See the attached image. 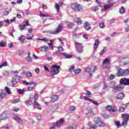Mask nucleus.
<instances>
[{
	"label": "nucleus",
	"mask_w": 129,
	"mask_h": 129,
	"mask_svg": "<svg viewBox=\"0 0 129 129\" xmlns=\"http://www.w3.org/2000/svg\"><path fill=\"white\" fill-rule=\"evenodd\" d=\"M123 85H129V79L123 78L120 81V84L117 85L114 88V90H118V91H121L123 88L124 86Z\"/></svg>",
	"instance_id": "obj_1"
},
{
	"label": "nucleus",
	"mask_w": 129,
	"mask_h": 129,
	"mask_svg": "<svg viewBox=\"0 0 129 129\" xmlns=\"http://www.w3.org/2000/svg\"><path fill=\"white\" fill-rule=\"evenodd\" d=\"M116 70H117V73L116 74V76L119 77L120 76H126V75H129V69L127 70H123L119 69V67H116Z\"/></svg>",
	"instance_id": "obj_2"
},
{
	"label": "nucleus",
	"mask_w": 129,
	"mask_h": 129,
	"mask_svg": "<svg viewBox=\"0 0 129 129\" xmlns=\"http://www.w3.org/2000/svg\"><path fill=\"white\" fill-rule=\"evenodd\" d=\"M59 69H60V66H57V65H54L52 66L51 68V71L50 73L51 75L54 76V75H57L59 72Z\"/></svg>",
	"instance_id": "obj_3"
},
{
	"label": "nucleus",
	"mask_w": 129,
	"mask_h": 129,
	"mask_svg": "<svg viewBox=\"0 0 129 129\" xmlns=\"http://www.w3.org/2000/svg\"><path fill=\"white\" fill-rule=\"evenodd\" d=\"M21 76H19L18 75H16L14 76H13V78L11 81V83H12V87H14V86H16V85L17 83H19L20 81H21Z\"/></svg>",
	"instance_id": "obj_4"
},
{
	"label": "nucleus",
	"mask_w": 129,
	"mask_h": 129,
	"mask_svg": "<svg viewBox=\"0 0 129 129\" xmlns=\"http://www.w3.org/2000/svg\"><path fill=\"white\" fill-rule=\"evenodd\" d=\"M75 46L78 53H83V45L82 43L78 42H75Z\"/></svg>",
	"instance_id": "obj_5"
},
{
	"label": "nucleus",
	"mask_w": 129,
	"mask_h": 129,
	"mask_svg": "<svg viewBox=\"0 0 129 129\" xmlns=\"http://www.w3.org/2000/svg\"><path fill=\"white\" fill-rule=\"evenodd\" d=\"M71 8L73 10L75 11H77L78 12H83V8L81 5H79L77 3H75L71 5Z\"/></svg>",
	"instance_id": "obj_6"
},
{
	"label": "nucleus",
	"mask_w": 129,
	"mask_h": 129,
	"mask_svg": "<svg viewBox=\"0 0 129 129\" xmlns=\"http://www.w3.org/2000/svg\"><path fill=\"white\" fill-rule=\"evenodd\" d=\"M63 25H62V24H60L58 25L55 31H50V34H52V35H57V34H59V33H60V32H62V31H63Z\"/></svg>",
	"instance_id": "obj_7"
},
{
	"label": "nucleus",
	"mask_w": 129,
	"mask_h": 129,
	"mask_svg": "<svg viewBox=\"0 0 129 129\" xmlns=\"http://www.w3.org/2000/svg\"><path fill=\"white\" fill-rule=\"evenodd\" d=\"M97 70V67L93 66L91 69H85V71L87 72V73H89V75H90V77H92V73H94L95 71Z\"/></svg>",
	"instance_id": "obj_8"
},
{
	"label": "nucleus",
	"mask_w": 129,
	"mask_h": 129,
	"mask_svg": "<svg viewBox=\"0 0 129 129\" xmlns=\"http://www.w3.org/2000/svg\"><path fill=\"white\" fill-rule=\"evenodd\" d=\"M94 122L95 124H96L98 126H105V124H104V123L102 121H101V119H100V118L98 117L94 118Z\"/></svg>",
	"instance_id": "obj_9"
},
{
	"label": "nucleus",
	"mask_w": 129,
	"mask_h": 129,
	"mask_svg": "<svg viewBox=\"0 0 129 129\" xmlns=\"http://www.w3.org/2000/svg\"><path fill=\"white\" fill-rule=\"evenodd\" d=\"M121 117L123 119V121L122 122V125H126L129 120V114H123L121 115Z\"/></svg>",
	"instance_id": "obj_10"
},
{
	"label": "nucleus",
	"mask_w": 129,
	"mask_h": 129,
	"mask_svg": "<svg viewBox=\"0 0 129 129\" xmlns=\"http://www.w3.org/2000/svg\"><path fill=\"white\" fill-rule=\"evenodd\" d=\"M106 109L108 110L110 112H115L116 109L111 105H108L106 107Z\"/></svg>",
	"instance_id": "obj_11"
},
{
	"label": "nucleus",
	"mask_w": 129,
	"mask_h": 129,
	"mask_svg": "<svg viewBox=\"0 0 129 129\" xmlns=\"http://www.w3.org/2000/svg\"><path fill=\"white\" fill-rule=\"evenodd\" d=\"M7 118H8V113L7 112H4L0 116V121L1 120H6Z\"/></svg>",
	"instance_id": "obj_12"
},
{
	"label": "nucleus",
	"mask_w": 129,
	"mask_h": 129,
	"mask_svg": "<svg viewBox=\"0 0 129 129\" xmlns=\"http://www.w3.org/2000/svg\"><path fill=\"white\" fill-rule=\"evenodd\" d=\"M14 120H16V121H17L18 123H22V122H23V119H22V118L19 117L17 115H14Z\"/></svg>",
	"instance_id": "obj_13"
},
{
	"label": "nucleus",
	"mask_w": 129,
	"mask_h": 129,
	"mask_svg": "<svg viewBox=\"0 0 129 129\" xmlns=\"http://www.w3.org/2000/svg\"><path fill=\"white\" fill-rule=\"evenodd\" d=\"M84 99H86V100H88L89 101H90L92 102V103H93V104H95V105H99V103L97 102V101L92 100V99H89L87 97H84Z\"/></svg>",
	"instance_id": "obj_14"
},
{
	"label": "nucleus",
	"mask_w": 129,
	"mask_h": 129,
	"mask_svg": "<svg viewBox=\"0 0 129 129\" xmlns=\"http://www.w3.org/2000/svg\"><path fill=\"white\" fill-rule=\"evenodd\" d=\"M63 123H64V119H63V118H60L59 121L55 122V126H61Z\"/></svg>",
	"instance_id": "obj_15"
},
{
	"label": "nucleus",
	"mask_w": 129,
	"mask_h": 129,
	"mask_svg": "<svg viewBox=\"0 0 129 129\" xmlns=\"http://www.w3.org/2000/svg\"><path fill=\"white\" fill-rule=\"evenodd\" d=\"M124 98V94L122 93H119L117 95V99H119L120 100L123 99Z\"/></svg>",
	"instance_id": "obj_16"
},
{
	"label": "nucleus",
	"mask_w": 129,
	"mask_h": 129,
	"mask_svg": "<svg viewBox=\"0 0 129 129\" xmlns=\"http://www.w3.org/2000/svg\"><path fill=\"white\" fill-rule=\"evenodd\" d=\"M62 5H63V3L62 2H59L58 4L57 3L55 4V9L57 13H59V11H60V6H62Z\"/></svg>",
	"instance_id": "obj_17"
},
{
	"label": "nucleus",
	"mask_w": 129,
	"mask_h": 129,
	"mask_svg": "<svg viewBox=\"0 0 129 129\" xmlns=\"http://www.w3.org/2000/svg\"><path fill=\"white\" fill-rule=\"evenodd\" d=\"M84 25V28L86 30H87V31H89V30L91 29V27L90 26V25L88 24V23L85 22Z\"/></svg>",
	"instance_id": "obj_18"
},
{
	"label": "nucleus",
	"mask_w": 129,
	"mask_h": 129,
	"mask_svg": "<svg viewBox=\"0 0 129 129\" xmlns=\"http://www.w3.org/2000/svg\"><path fill=\"white\" fill-rule=\"evenodd\" d=\"M98 46H99V40L96 39L94 45V50H96V49H97V47H98Z\"/></svg>",
	"instance_id": "obj_19"
},
{
	"label": "nucleus",
	"mask_w": 129,
	"mask_h": 129,
	"mask_svg": "<svg viewBox=\"0 0 129 129\" xmlns=\"http://www.w3.org/2000/svg\"><path fill=\"white\" fill-rule=\"evenodd\" d=\"M110 63V59L109 58H105L103 61V65H108V64Z\"/></svg>",
	"instance_id": "obj_20"
},
{
	"label": "nucleus",
	"mask_w": 129,
	"mask_h": 129,
	"mask_svg": "<svg viewBox=\"0 0 129 129\" xmlns=\"http://www.w3.org/2000/svg\"><path fill=\"white\" fill-rule=\"evenodd\" d=\"M5 97H7V93L2 91L0 93V98H1V99H3V98H5Z\"/></svg>",
	"instance_id": "obj_21"
},
{
	"label": "nucleus",
	"mask_w": 129,
	"mask_h": 129,
	"mask_svg": "<svg viewBox=\"0 0 129 129\" xmlns=\"http://www.w3.org/2000/svg\"><path fill=\"white\" fill-rule=\"evenodd\" d=\"M67 25L68 29H72V28L74 27V24H73L72 22H68Z\"/></svg>",
	"instance_id": "obj_22"
},
{
	"label": "nucleus",
	"mask_w": 129,
	"mask_h": 129,
	"mask_svg": "<svg viewBox=\"0 0 129 129\" xmlns=\"http://www.w3.org/2000/svg\"><path fill=\"white\" fill-rule=\"evenodd\" d=\"M58 98H59L58 96L53 95L51 96V101H52V102H55V101H56V100H57V99H58Z\"/></svg>",
	"instance_id": "obj_23"
},
{
	"label": "nucleus",
	"mask_w": 129,
	"mask_h": 129,
	"mask_svg": "<svg viewBox=\"0 0 129 129\" xmlns=\"http://www.w3.org/2000/svg\"><path fill=\"white\" fill-rule=\"evenodd\" d=\"M77 128V125L76 124H73L72 125L67 127V129H76Z\"/></svg>",
	"instance_id": "obj_24"
},
{
	"label": "nucleus",
	"mask_w": 129,
	"mask_h": 129,
	"mask_svg": "<svg viewBox=\"0 0 129 129\" xmlns=\"http://www.w3.org/2000/svg\"><path fill=\"white\" fill-rule=\"evenodd\" d=\"M115 85V82H111L110 83L108 84V87H110V88H113L114 89V87Z\"/></svg>",
	"instance_id": "obj_25"
},
{
	"label": "nucleus",
	"mask_w": 129,
	"mask_h": 129,
	"mask_svg": "<svg viewBox=\"0 0 129 129\" xmlns=\"http://www.w3.org/2000/svg\"><path fill=\"white\" fill-rule=\"evenodd\" d=\"M59 54H61V55L65 56L66 58H67L68 59H70V58H72V55H70L69 54H67L66 53H63V52H60Z\"/></svg>",
	"instance_id": "obj_26"
},
{
	"label": "nucleus",
	"mask_w": 129,
	"mask_h": 129,
	"mask_svg": "<svg viewBox=\"0 0 129 129\" xmlns=\"http://www.w3.org/2000/svg\"><path fill=\"white\" fill-rule=\"evenodd\" d=\"M34 105H36V106H37L38 109H40V110L42 109V107H41V105L36 100H34Z\"/></svg>",
	"instance_id": "obj_27"
},
{
	"label": "nucleus",
	"mask_w": 129,
	"mask_h": 129,
	"mask_svg": "<svg viewBox=\"0 0 129 129\" xmlns=\"http://www.w3.org/2000/svg\"><path fill=\"white\" fill-rule=\"evenodd\" d=\"M28 57H26L27 61L28 62H32V57H31V53L30 52H28Z\"/></svg>",
	"instance_id": "obj_28"
},
{
	"label": "nucleus",
	"mask_w": 129,
	"mask_h": 129,
	"mask_svg": "<svg viewBox=\"0 0 129 129\" xmlns=\"http://www.w3.org/2000/svg\"><path fill=\"white\" fill-rule=\"evenodd\" d=\"M125 107H126V106H125V105H122V106L120 107L119 110L120 112H123V111H124V110L125 109Z\"/></svg>",
	"instance_id": "obj_29"
},
{
	"label": "nucleus",
	"mask_w": 129,
	"mask_h": 129,
	"mask_svg": "<svg viewBox=\"0 0 129 129\" xmlns=\"http://www.w3.org/2000/svg\"><path fill=\"white\" fill-rule=\"evenodd\" d=\"M18 40L21 41L22 44H24V41H25V37L22 35L19 37Z\"/></svg>",
	"instance_id": "obj_30"
},
{
	"label": "nucleus",
	"mask_w": 129,
	"mask_h": 129,
	"mask_svg": "<svg viewBox=\"0 0 129 129\" xmlns=\"http://www.w3.org/2000/svg\"><path fill=\"white\" fill-rule=\"evenodd\" d=\"M5 89L6 92H7V94H12V92L11 91V89H10V88L6 87Z\"/></svg>",
	"instance_id": "obj_31"
},
{
	"label": "nucleus",
	"mask_w": 129,
	"mask_h": 129,
	"mask_svg": "<svg viewBox=\"0 0 129 129\" xmlns=\"http://www.w3.org/2000/svg\"><path fill=\"white\" fill-rule=\"evenodd\" d=\"M3 75H4V76H7V77H9V76H10V73L7 71H4Z\"/></svg>",
	"instance_id": "obj_32"
},
{
	"label": "nucleus",
	"mask_w": 129,
	"mask_h": 129,
	"mask_svg": "<svg viewBox=\"0 0 129 129\" xmlns=\"http://www.w3.org/2000/svg\"><path fill=\"white\" fill-rule=\"evenodd\" d=\"M75 21L77 23V24H82V21H81V19H80V18H76Z\"/></svg>",
	"instance_id": "obj_33"
},
{
	"label": "nucleus",
	"mask_w": 129,
	"mask_h": 129,
	"mask_svg": "<svg viewBox=\"0 0 129 129\" xmlns=\"http://www.w3.org/2000/svg\"><path fill=\"white\" fill-rule=\"evenodd\" d=\"M26 76L28 78H31L33 76V74H32L30 72H27L26 74Z\"/></svg>",
	"instance_id": "obj_34"
},
{
	"label": "nucleus",
	"mask_w": 129,
	"mask_h": 129,
	"mask_svg": "<svg viewBox=\"0 0 129 129\" xmlns=\"http://www.w3.org/2000/svg\"><path fill=\"white\" fill-rule=\"evenodd\" d=\"M69 110L70 111H73L76 110V107L75 106H71L69 107Z\"/></svg>",
	"instance_id": "obj_35"
},
{
	"label": "nucleus",
	"mask_w": 129,
	"mask_h": 129,
	"mask_svg": "<svg viewBox=\"0 0 129 129\" xmlns=\"http://www.w3.org/2000/svg\"><path fill=\"white\" fill-rule=\"evenodd\" d=\"M19 30H20V31H24L25 28H26V26L25 25H19Z\"/></svg>",
	"instance_id": "obj_36"
},
{
	"label": "nucleus",
	"mask_w": 129,
	"mask_h": 129,
	"mask_svg": "<svg viewBox=\"0 0 129 129\" xmlns=\"http://www.w3.org/2000/svg\"><path fill=\"white\" fill-rule=\"evenodd\" d=\"M107 50V48H106V47H105L100 52V55H101V56H102V55H103V54H104V53H105L106 52Z\"/></svg>",
	"instance_id": "obj_37"
},
{
	"label": "nucleus",
	"mask_w": 129,
	"mask_h": 129,
	"mask_svg": "<svg viewBox=\"0 0 129 129\" xmlns=\"http://www.w3.org/2000/svg\"><path fill=\"white\" fill-rule=\"evenodd\" d=\"M115 124L116 125V126H117V127H120V126H121V125H122V124H120V122H119V121H115Z\"/></svg>",
	"instance_id": "obj_38"
},
{
	"label": "nucleus",
	"mask_w": 129,
	"mask_h": 129,
	"mask_svg": "<svg viewBox=\"0 0 129 129\" xmlns=\"http://www.w3.org/2000/svg\"><path fill=\"white\" fill-rule=\"evenodd\" d=\"M28 37H27V40H32L34 37V35H33L32 33H30L28 35Z\"/></svg>",
	"instance_id": "obj_39"
},
{
	"label": "nucleus",
	"mask_w": 129,
	"mask_h": 129,
	"mask_svg": "<svg viewBox=\"0 0 129 129\" xmlns=\"http://www.w3.org/2000/svg\"><path fill=\"white\" fill-rule=\"evenodd\" d=\"M40 16L41 17L45 18L46 17H49V18H51V15H47V14H43L42 13H40Z\"/></svg>",
	"instance_id": "obj_40"
},
{
	"label": "nucleus",
	"mask_w": 129,
	"mask_h": 129,
	"mask_svg": "<svg viewBox=\"0 0 129 129\" xmlns=\"http://www.w3.org/2000/svg\"><path fill=\"white\" fill-rule=\"evenodd\" d=\"M25 103H26V104H27V105H28V104H29V105H32V104H33V101L31 100L26 101Z\"/></svg>",
	"instance_id": "obj_41"
},
{
	"label": "nucleus",
	"mask_w": 129,
	"mask_h": 129,
	"mask_svg": "<svg viewBox=\"0 0 129 129\" xmlns=\"http://www.w3.org/2000/svg\"><path fill=\"white\" fill-rule=\"evenodd\" d=\"M119 13L120 14H124V13H125V10H124L123 7L120 8Z\"/></svg>",
	"instance_id": "obj_42"
},
{
	"label": "nucleus",
	"mask_w": 129,
	"mask_h": 129,
	"mask_svg": "<svg viewBox=\"0 0 129 129\" xmlns=\"http://www.w3.org/2000/svg\"><path fill=\"white\" fill-rule=\"evenodd\" d=\"M50 43H48V45L50 47H51L52 48V50H53V49H54V47H53V43L54 42L53 40H50Z\"/></svg>",
	"instance_id": "obj_43"
},
{
	"label": "nucleus",
	"mask_w": 129,
	"mask_h": 129,
	"mask_svg": "<svg viewBox=\"0 0 129 129\" xmlns=\"http://www.w3.org/2000/svg\"><path fill=\"white\" fill-rule=\"evenodd\" d=\"M74 72L76 74H79V73H80V72H81V70L79 69L77 70H75L74 71Z\"/></svg>",
	"instance_id": "obj_44"
},
{
	"label": "nucleus",
	"mask_w": 129,
	"mask_h": 129,
	"mask_svg": "<svg viewBox=\"0 0 129 129\" xmlns=\"http://www.w3.org/2000/svg\"><path fill=\"white\" fill-rule=\"evenodd\" d=\"M8 62L7 61L3 62L2 64L0 65V69L3 68V67H4L5 66H7Z\"/></svg>",
	"instance_id": "obj_45"
},
{
	"label": "nucleus",
	"mask_w": 129,
	"mask_h": 129,
	"mask_svg": "<svg viewBox=\"0 0 129 129\" xmlns=\"http://www.w3.org/2000/svg\"><path fill=\"white\" fill-rule=\"evenodd\" d=\"M102 116L104 117V118H106V119L110 117L108 114H102Z\"/></svg>",
	"instance_id": "obj_46"
},
{
	"label": "nucleus",
	"mask_w": 129,
	"mask_h": 129,
	"mask_svg": "<svg viewBox=\"0 0 129 129\" xmlns=\"http://www.w3.org/2000/svg\"><path fill=\"white\" fill-rule=\"evenodd\" d=\"M110 8V5H105L104 6V11H107L108 9Z\"/></svg>",
	"instance_id": "obj_47"
},
{
	"label": "nucleus",
	"mask_w": 129,
	"mask_h": 129,
	"mask_svg": "<svg viewBox=\"0 0 129 129\" xmlns=\"http://www.w3.org/2000/svg\"><path fill=\"white\" fill-rule=\"evenodd\" d=\"M6 46H7L6 42H4L3 41L0 42V47H6Z\"/></svg>",
	"instance_id": "obj_48"
},
{
	"label": "nucleus",
	"mask_w": 129,
	"mask_h": 129,
	"mask_svg": "<svg viewBox=\"0 0 129 129\" xmlns=\"http://www.w3.org/2000/svg\"><path fill=\"white\" fill-rule=\"evenodd\" d=\"M20 99H15L13 100V103H18V102H20Z\"/></svg>",
	"instance_id": "obj_49"
},
{
	"label": "nucleus",
	"mask_w": 129,
	"mask_h": 129,
	"mask_svg": "<svg viewBox=\"0 0 129 129\" xmlns=\"http://www.w3.org/2000/svg\"><path fill=\"white\" fill-rule=\"evenodd\" d=\"M99 27H100L101 28H102V29H103V28L105 27V25H104V23H101L99 24Z\"/></svg>",
	"instance_id": "obj_50"
},
{
	"label": "nucleus",
	"mask_w": 129,
	"mask_h": 129,
	"mask_svg": "<svg viewBox=\"0 0 129 129\" xmlns=\"http://www.w3.org/2000/svg\"><path fill=\"white\" fill-rule=\"evenodd\" d=\"M37 40L38 41H43V42H48L47 39H46L45 38H42V39H41V38H37Z\"/></svg>",
	"instance_id": "obj_51"
},
{
	"label": "nucleus",
	"mask_w": 129,
	"mask_h": 129,
	"mask_svg": "<svg viewBox=\"0 0 129 129\" xmlns=\"http://www.w3.org/2000/svg\"><path fill=\"white\" fill-rule=\"evenodd\" d=\"M98 10V6H96L94 8H92V10L93 12H97V11Z\"/></svg>",
	"instance_id": "obj_52"
},
{
	"label": "nucleus",
	"mask_w": 129,
	"mask_h": 129,
	"mask_svg": "<svg viewBox=\"0 0 129 129\" xmlns=\"http://www.w3.org/2000/svg\"><path fill=\"white\" fill-rule=\"evenodd\" d=\"M24 23L25 24H24L25 27H28V26H30V24L29 23V20H26L24 21Z\"/></svg>",
	"instance_id": "obj_53"
},
{
	"label": "nucleus",
	"mask_w": 129,
	"mask_h": 129,
	"mask_svg": "<svg viewBox=\"0 0 129 129\" xmlns=\"http://www.w3.org/2000/svg\"><path fill=\"white\" fill-rule=\"evenodd\" d=\"M18 92L19 94H23L24 92V90H18Z\"/></svg>",
	"instance_id": "obj_54"
},
{
	"label": "nucleus",
	"mask_w": 129,
	"mask_h": 129,
	"mask_svg": "<svg viewBox=\"0 0 129 129\" xmlns=\"http://www.w3.org/2000/svg\"><path fill=\"white\" fill-rule=\"evenodd\" d=\"M91 92H90V91H88L87 92V94H86V96H88V97H90V96H91Z\"/></svg>",
	"instance_id": "obj_55"
},
{
	"label": "nucleus",
	"mask_w": 129,
	"mask_h": 129,
	"mask_svg": "<svg viewBox=\"0 0 129 129\" xmlns=\"http://www.w3.org/2000/svg\"><path fill=\"white\" fill-rule=\"evenodd\" d=\"M96 125L93 124L90 125L89 129H96Z\"/></svg>",
	"instance_id": "obj_56"
},
{
	"label": "nucleus",
	"mask_w": 129,
	"mask_h": 129,
	"mask_svg": "<svg viewBox=\"0 0 129 129\" xmlns=\"http://www.w3.org/2000/svg\"><path fill=\"white\" fill-rule=\"evenodd\" d=\"M22 83L24 85H27V86L29 85V82H28L26 81H22Z\"/></svg>",
	"instance_id": "obj_57"
},
{
	"label": "nucleus",
	"mask_w": 129,
	"mask_h": 129,
	"mask_svg": "<svg viewBox=\"0 0 129 129\" xmlns=\"http://www.w3.org/2000/svg\"><path fill=\"white\" fill-rule=\"evenodd\" d=\"M58 51H59L60 52L63 51V47H62L61 46H58Z\"/></svg>",
	"instance_id": "obj_58"
},
{
	"label": "nucleus",
	"mask_w": 129,
	"mask_h": 129,
	"mask_svg": "<svg viewBox=\"0 0 129 129\" xmlns=\"http://www.w3.org/2000/svg\"><path fill=\"white\" fill-rule=\"evenodd\" d=\"M96 2L97 4L99 5V7H100L101 6V2L100 0H96Z\"/></svg>",
	"instance_id": "obj_59"
},
{
	"label": "nucleus",
	"mask_w": 129,
	"mask_h": 129,
	"mask_svg": "<svg viewBox=\"0 0 129 129\" xmlns=\"http://www.w3.org/2000/svg\"><path fill=\"white\" fill-rule=\"evenodd\" d=\"M75 67H74V66H72L71 67L70 69H69V71L70 72H72V71H73V70H74Z\"/></svg>",
	"instance_id": "obj_60"
},
{
	"label": "nucleus",
	"mask_w": 129,
	"mask_h": 129,
	"mask_svg": "<svg viewBox=\"0 0 129 129\" xmlns=\"http://www.w3.org/2000/svg\"><path fill=\"white\" fill-rule=\"evenodd\" d=\"M38 98V94H35V96H34V99L35 100H37Z\"/></svg>",
	"instance_id": "obj_61"
},
{
	"label": "nucleus",
	"mask_w": 129,
	"mask_h": 129,
	"mask_svg": "<svg viewBox=\"0 0 129 129\" xmlns=\"http://www.w3.org/2000/svg\"><path fill=\"white\" fill-rule=\"evenodd\" d=\"M8 47L9 48H13L14 47V44H13V43H9Z\"/></svg>",
	"instance_id": "obj_62"
},
{
	"label": "nucleus",
	"mask_w": 129,
	"mask_h": 129,
	"mask_svg": "<svg viewBox=\"0 0 129 129\" xmlns=\"http://www.w3.org/2000/svg\"><path fill=\"white\" fill-rule=\"evenodd\" d=\"M28 31L30 34H31V33H33V28H30V29H29Z\"/></svg>",
	"instance_id": "obj_63"
},
{
	"label": "nucleus",
	"mask_w": 129,
	"mask_h": 129,
	"mask_svg": "<svg viewBox=\"0 0 129 129\" xmlns=\"http://www.w3.org/2000/svg\"><path fill=\"white\" fill-rule=\"evenodd\" d=\"M9 128L10 127H9V126H3L0 128V129H9Z\"/></svg>",
	"instance_id": "obj_64"
}]
</instances>
